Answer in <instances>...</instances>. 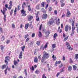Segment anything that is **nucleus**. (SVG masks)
<instances>
[{"instance_id":"47","label":"nucleus","mask_w":78,"mask_h":78,"mask_svg":"<svg viewBox=\"0 0 78 78\" xmlns=\"http://www.w3.org/2000/svg\"><path fill=\"white\" fill-rule=\"evenodd\" d=\"M29 40H30V38H27V39L26 40V42H28V41Z\"/></svg>"},{"instance_id":"46","label":"nucleus","mask_w":78,"mask_h":78,"mask_svg":"<svg viewBox=\"0 0 78 78\" xmlns=\"http://www.w3.org/2000/svg\"><path fill=\"white\" fill-rule=\"evenodd\" d=\"M42 11L43 12H44V13H46V12H45V11H44V9H42Z\"/></svg>"},{"instance_id":"43","label":"nucleus","mask_w":78,"mask_h":78,"mask_svg":"<svg viewBox=\"0 0 78 78\" xmlns=\"http://www.w3.org/2000/svg\"><path fill=\"white\" fill-rule=\"evenodd\" d=\"M7 70H8V67L7 68L5 71H4L5 74H6V73H7Z\"/></svg>"},{"instance_id":"21","label":"nucleus","mask_w":78,"mask_h":78,"mask_svg":"<svg viewBox=\"0 0 78 78\" xmlns=\"http://www.w3.org/2000/svg\"><path fill=\"white\" fill-rule=\"evenodd\" d=\"M68 70L69 71H71L72 70V67L71 66H69L68 68Z\"/></svg>"},{"instance_id":"64","label":"nucleus","mask_w":78,"mask_h":78,"mask_svg":"<svg viewBox=\"0 0 78 78\" xmlns=\"http://www.w3.org/2000/svg\"><path fill=\"white\" fill-rule=\"evenodd\" d=\"M62 60L63 61H64V60H65V57H64V56H63Z\"/></svg>"},{"instance_id":"15","label":"nucleus","mask_w":78,"mask_h":78,"mask_svg":"<svg viewBox=\"0 0 78 78\" xmlns=\"http://www.w3.org/2000/svg\"><path fill=\"white\" fill-rule=\"evenodd\" d=\"M28 7V10L29 11H31V7H30V5H27Z\"/></svg>"},{"instance_id":"41","label":"nucleus","mask_w":78,"mask_h":78,"mask_svg":"<svg viewBox=\"0 0 78 78\" xmlns=\"http://www.w3.org/2000/svg\"><path fill=\"white\" fill-rule=\"evenodd\" d=\"M0 47L1 48V50H3V48H4V47H3V46L2 45H1Z\"/></svg>"},{"instance_id":"26","label":"nucleus","mask_w":78,"mask_h":78,"mask_svg":"<svg viewBox=\"0 0 78 78\" xmlns=\"http://www.w3.org/2000/svg\"><path fill=\"white\" fill-rule=\"evenodd\" d=\"M58 36V35H57V34L56 33H55V34H54L53 37H54V38H56V37H57Z\"/></svg>"},{"instance_id":"30","label":"nucleus","mask_w":78,"mask_h":78,"mask_svg":"<svg viewBox=\"0 0 78 78\" xmlns=\"http://www.w3.org/2000/svg\"><path fill=\"white\" fill-rule=\"evenodd\" d=\"M75 59H78V54H76V56L75 57Z\"/></svg>"},{"instance_id":"2","label":"nucleus","mask_w":78,"mask_h":78,"mask_svg":"<svg viewBox=\"0 0 78 78\" xmlns=\"http://www.w3.org/2000/svg\"><path fill=\"white\" fill-rule=\"evenodd\" d=\"M51 20H52V21H49L48 22L47 25L48 26H50L53 23H54V21H55V20L53 18L51 19Z\"/></svg>"},{"instance_id":"36","label":"nucleus","mask_w":78,"mask_h":78,"mask_svg":"<svg viewBox=\"0 0 78 78\" xmlns=\"http://www.w3.org/2000/svg\"><path fill=\"white\" fill-rule=\"evenodd\" d=\"M40 48L41 49H43V50H44V45H42V46H41Z\"/></svg>"},{"instance_id":"62","label":"nucleus","mask_w":78,"mask_h":78,"mask_svg":"<svg viewBox=\"0 0 78 78\" xmlns=\"http://www.w3.org/2000/svg\"><path fill=\"white\" fill-rule=\"evenodd\" d=\"M67 38H66V37H65L64 39V41H66V40H67Z\"/></svg>"},{"instance_id":"56","label":"nucleus","mask_w":78,"mask_h":78,"mask_svg":"<svg viewBox=\"0 0 78 78\" xmlns=\"http://www.w3.org/2000/svg\"><path fill=\"white\" fill-rule=\"evenodd\" d=\"M70 62L71 63H73V61H72V60L71 58H70Z\"/></svg>"},{"instance_id":"4","label":"nucleus","mask_w":78,"mask_h":78,"mask_svg":"<svg viewBox=\"0 0 78 78\" xmlns=\"http://www.w3.org/2000/svg\"><path fill=\"white\" fill-rule=\"evenodd\" d=\"M48 16L47 14H43L42 18V19H46L47 18Z\"/></svg>"},{"instance_id":"59","label":"nucleus","mask_w":78,"mask_h":78,"mask_svg":"<svg viewBox=\"0 0 78 78\" xmlns=\"http://www.w3.org/2000/svg\"><path fill=\"white\" fill-rule=\"evenodd\" d=\"M63 37H66V34H64V33H63Z\"/></svg>"},{"instance_id":"28","label":"nucleus","mask_w":78,"mask_h":78,"mask_svg":"<svg viewBox=\"0 0 78 78\" xmlns=\"http://www.w3.org/2000/svg\"><path fill=\"white\" fill-rule=\"evenodd\" d=\"M64 5H65V3H62L61 4V7H64Z\"/></svg>"},{"instance_id":"23","label":"nucleus","mask_w":78,"mask_h":78,"mask_svg":"<svg viewBox=\"0 0 78 78\" xmlns=\"http://www.w3.org/2000/svg\"><path fill=\"white\" fill-rule=\"evenodd\" d=\"M52 47L53 49L55 48L56 47V45L55 44H53L52 46Z\"/></svg>"},{"instance_id":"12","label":"nucleus","mask_w":78,"mask_h":78,"mask_svg":"<svg viewBox=\"0 0 78 78\" xmlns=\"http://www.w3.org/2000/svg\"><path fill=\"white\" fill-rule=\"evenodd\" d=\"M34 62H35L37 63L38 62V60L37 57H35L34 59Z\"/></svg>"},{"instance_id":"19","label":"nucleus","mask_w":78,"mask_h":78,"mask_svg":"<svg viewBox=\"0 0 78 78\" xmlns=\"http://www.w3.org/2000/svg\"><path fill=\"white\" fill-rule=\"evenodd\" d=\"M33 44H34V42H33V41H32L30 42V43H29V46H30V47H31V45H33Z\"/></svg>"},{"instance_id":"31","label":"nucleus","mask_w":78,"mask_h":78,"mask_svg":"<svg viewBox=\"0 0 78 78\" xmlns=\"http://www.w3.org/2000/svg\"><path fill=\"white\" fill-rule=\"evenodd\" d=\"M35 73H37V74H39V71L38 70H36Z\"/></svg>"},{"instance_id":"10","label":"nucleus","mask_w":78,"mask_h":78,"mask_svg":"<svg viewBox=\"0 0 78 78\" xmlns=\"http://www.w3.org/2000/svg\"><path fill=\"white\" fill-rule=\"evenodd\" d=\"M22 54H23V52L21 51L19 55V57L20 59H22Z\"/></svg>"},{"instance_id":"25","label":"nucleus","mask_w":78,"mask_h":78,"mask_svg":"<svg viewBox=\"0 0 78 78\" xmlns=\"http://www.w3.org/2000/svg\"><path fill=\"white\" fill-rule=\"evenodd\" d=\"M59 20H60L59 19H58V23H57V24L58 26L59 25V24H60V22H59Z\"/></svg>"},{"instance_id":"1","label":"nucleus","mask_w":78,"mask_h":78,"mask_svg":"<svg viewBox=\"0 0 78 78\" xmlns=\"http://www.w3.org/2000/svg\"><path fill=\"white\" fill-rule=\"evenodd\" d=\"M44 55L43 56L42 59H41V62H43L44 60H45L46 58H48L49 57V54H48V53H46L45 51H44L43 52Z\"/></svg>"},{"instance_id":"14","label":"nucleus","mask_w":78,"mask_h":78,"mask_svg":"<svg viewBox=\"0 0 78 78\" xmlns=\"http://www.w3.org/2000/svg\"><path fill=\"white\" fill-rule=\"evenodd\" d=\"M67 48L68 49H69V50H72V48H71V46L70 45H68L67 46Z\"/></svg>"},{"instance_id":"57","label":"nucleus","mask_w":78,"mask_h":78,"mask_svg":"<svg viewBox=\"0 0 78 78\" xmlns=\"http://www.w3.org/2000/svg\"><path fill=\"white\" fill-rule=\"evenodd\" d=\"M5 7H6L7 8H8V4H6L5 5Z\"/></svg>"},{"instance_id":"38","label":"nucleus","mask_w":78,"mask_h":78,"mask_svg":"<svg viewBox=\"0 0 78 78\" xmlns=\"http://www.w3.org/2000/svg\"><path fill=\"white\" fill-rule=\"evenodd\" d=\"M39 5H38L36 6V9H39Z\"/></svg>"},{"instance_id":"27","label":"nucleus","mask_w":78,"mask_h":78,"mask_svg":"<svg viewBox=\"0 0 78 78\" xmlns=\"http://www.w3.org/2000/svg\"><path fill=\"white\" fill-rule=\"evenodd\" d=\"M45 34L47 35H49L50 34V31H47L45 32Z\"/></svg>"},{"instance_id":"22","label":"nucleus","mask_w":78,"mask_h":78,"mask_svg":"<svg viewBox=\"0 0 78 78\" xmlns=\"http://www.w3.org/2000/svg\"><path fill=\"white\" fill-rule=\"evenodd\" d=\"M73 68L74 70H76V66L75 65H73Z\"/></svg>"},{"instance_id":"53","label":"nucleus","mask_w":78,"mask_h":78,"mask_svg":"<svg viewBox=\"0 0 78 78\" xmlns=\"http://www.w3.org/2000/svg\"><path fill=\"white\" fill-rule=\"evenodd\" d=\"M13 13V10L12 9L11 10V12H10V14L11 15H12V14Z\"/></svg>"},{"instance_id":"52","label":"nucleus","mask_w":78,"mask_h":78,"mask_svg":"<svg viewBox=\"0 0 78 78\" xmlns=\"http://www.w3.org/2000/svg\"><path fill=\"white\" fill-rule=\"evenodd\" d=\"M54 12L55 14V15H56V14H57V11H56V10H55L54 11Z\"/></svg>"},{"instance_id":"44","label":"nucleus","mask_w":78,"mask_h":78,"mask_svg":"<svg viewBox=\"0 0 78 78\" xmlns=\"http://www.w3.org/2000/svg\"><path fill=\"white\" fill-rule=\"evenodd\" d=\"M42 24H41L40 25L39 28V30H41V29H42Z\"/></svg>"},{"instance_id":"6","label":"nucleus","mask_w":78,"mask_h":78,"mask_svg":"<svg viewBox=\"0 0 78 78\" xmlns=\"http://www.w3.org/2000/svg\"><path fill=\"white\" fill-rule=\"evenodd\" d=\"M39 12H37L36 13V20L37 21H39V18L38 17V14H39Z\"/></svg>"},{"instance_id":"33","label":"nucleus","mask_w":78,"mask_h":78,"mask_svg":"<svg viewBox=\"0 0 78 78\" xmlns=\"http://www.w3.org/2000/svg\"><path fill=\"white\" fill-rule=\"evenodd\" d=\"M14 65L16 66L17 64V61H14Z\"/></svg>"},{"instance_id":"11","label":"nucleus","mask_w":78,"mask_h":78,"mask_svg":"<svg viewBox=\"0 0 78 78\" xmlns=\"http://www.w3.org/2000/svg\"><path fill=\"white\" fill-rule=\"evenodd\" d=\"M26 3H25V2H23L22 7V8L23 9H24V8H25V6H26Z\"/></svg>"},{"instance_id":"61","label":"nucleus","mask_w":78,"mask_h":78,"mask_svg":"<svg viewBox=\"0 0 78 78\" xmlns=\"http://www.w3.org/2000/svg\"><path fill=\"white\" fill-rule=\"evenodd\" d=\"M18 9L19 10H20V6L19 5H18Z\"/></svg>"},{"instance_id":"13","label":"nucleus","mask_w":78,"mask_h":78,"mask_svg":"<svg viewBox=\"0 0 78 78\" xmlns=\"http://www.w3.org/2000/svg\"><path fill=\"white\" fill-rule=\"evenodd\" d=\"M29 26V23L26 24L25 25V29H26V30H27V29H28V28Z\"/></svg>"},{"instance_id":"40","label":"nucleus","mask_w":78,"mask_h":78,"mask_svg":"<svg viewBox=\"0 0 78 78\" xmlns=\"http://www.w3.org/2000/svg\"><path fill=\"white\" fill-rule=\"evenodd\" d=\"M12 1H10L9 2V6H12Z\"/></svg>"},{"instance_id":"29","label":"nucleus","mask_w":78,"mask_h":78,"mask_svg":"<svg viewBox=\"0 0 78 78\" xmlns=\"http://www.w3.org/2000/svg\"><path fill=\"white\" fill-rule=\"evenodd\" d=\"M28 36H29V35L28 34H27L25 36L24 38L25 39H26L28 37Z\"/></svg>"},{"instance_id":"39","label":"nucleus","mask_w":78,"mask_h":78,"mask_svg":"<svg viewBox=\"0 0 78 78\" xmlns=\"http://www.w3.org/2000/svg\"><path fill=\"white\" fill-rule=\"evenodd\" d=\"M47 45H48V43H46L44 47V48H47Z\"/></svg>"},{"instance_id":"60","label":"nucleus","mask_w":78,"mask_h":78,"mask_svg":"<svg viewBox=\"0 0 78 78\" xmlns=\"http://www.w3.org/2000/svg\"><path fill=\"white\" fill-rule=\"evenodd\" d=\"M64 69H62L61 71V72H64Z\"/></svg>"},{"instance_id":"3","label":"nucleus","mask_w":78,"mask_h":78,"mask_svg":"<svg viewBox=\"0 0 78 78\" xmlns=\"http://www.w3.org/2000/svg\"><path fill=\"white\" fill-rule=\"evenodd\" d=\"M65 31L67 32L68 30L70 31L71 30V26H70L66 25L65 27Z\"/></svg>"},{"instance_id":"35","label":"nucleus","mask_w":78,"mask_h":78,"mask_svg":"<svg viewBox=\"0 0 78 78\" xmlns=\"http://www.w3.org/2000/svg\"><path fill=\"white\" fill-rule=\"evenodd\" d=\"M16 12H17V8H16L14 10V14H16Z\"/></svg>"},{"instance_id":"55","label":"nucleus","mask_w":78,"mask_h":78,"mask_svg":"<svg viewBox=\"0 0 78 78\" xmlns=\"http://www.w3.org/2000/svg\"><path fill=\"white\" fill-rule=\"evenodd\" d=\"M75 24V23L74 22H73L72 24V27H74V25Z\"/></svg>"},{"instance_id":"17","label":"nucleus","mask_w":78,"mask_h":78,"mask_svg":"<svg viewBox=\"0 0 78 78\" xmlns=\"http://www.w3.org/2000/svg\"><path fill=\"white\" fill-rule=\"evenodd\" d=\"M22 50L23 51H24V49H25V46H23L21 47Z\"/></svg>"},{"instance_id":"37","label":"nucleus","mask_w":78,"mask_h":78,"mask_svg":"<svg viewBox=\"0 0 78 78\" xmlns=\"http://www.w3.org/2000/svg\"><path fill=\"white\" fill-rule=\"evenodd\" d=\"M75 27H72V31H75Z\"/></svg>"},{"instance_id":"58","label":"nucleus","mask_w":78,"mask_h":78,"mask_svg":"<svg viewBox=\"0 0 78 78\" xmlns=\"http://www.w3.org/2000/svg\"><path fill=\"white\" fill-rule=\"evenodd\" d=\"M23 27V25L22 24H21L20 25V28H22Z\"/></svg>"},{"instance_id":"18","label":"nucleus","mask_w":78,"mask_h":78,"mask_svg":"<svg viewBox=\"0 0 78 78\" xmlns=\"http://www.w3.org/2000/svg\"><path fill=\"white\" fill-rule=\"evenodd\" d=\"M6 65H4L2 66V69H5V68H6Z\"/></svg>"},{"instance_id":"50","label":"nucleus","mask_w":78,"mask_h":78,"mask_svg":"<svg viewBox=\"0 0 78 78\" xmlns=\"http://www.w3.org/2000/svg\"><path fill=\"white\" fill-rule=\"evenodd\" d=\"M63 66V65H62V64L61 63V65H60L59 66V68H61V67H62Z\"/></svg>"},{"instance_id":"16","label":"nucleus","mask_w":78,"mask_h":78,"mask_svg":"<svg viewBox=\"0 0 78 78\" xmlns=\"http://www.w3.org/2000/svg\"><path fill=\"white\" fill-rule=\"evenodd\" d=\"M38 36L40 37H42V33H41V32L39 31Z\"/></svg>"},{"instance_id":"9","label":"nucleus","mask_w":78,"mask_h":78,"mask_svg":"<svg viewBox=\"0 0 78 78\" xmlns=\"http://www.w3.org/2000/svg\"><path fill=\"white\" fill-rule=\"evenodd\" d=\"M33 17L32 16H28V21L31 20L32 19H33Z\"/></svg>"},{"instance_id":"42","label":"nucleus","mask_w":78,"mask_h":78,"mask_svg":"<svg viewBox=\"0 0 78 78\" xmlns=\"http://www.w3.org/2000/svg\"><path fill=\"white\" fill-rule=\"evenodd\" d=\"M45 3H44V2H42L41 3V5H42V6L43 7H44V4Z\"/></svg>"},{"instance_id":"34","label":"nucleus","mask_w":78,"mask_h":78,"mask_svg":"<svg viewBox=\"0 0 78 78\" xmlns=\"http://www.w3.org/2000/svg\"><path fill=\"white\" fill-rule=\"evenodd\" d=\"M12 28L13 29L15 28V25L14 24V23H12Z\"/></svg>"},{"instance_id":"45","label":"nucleus","mask_w":78,"mask_h":78,"mask_svg":"<svg viewBox=\"0 0 78 78\" xmlns=\"http://www.w3.org/2000/svg\"><path fill=\"white\" fill-rule=\"evenodd\" d=\"M42 78H47V77L45 76V74H44L42 76Z\"/></svg>"},{"instance_id":"24","label":"nucleus","mask_w":78,"mask_h":78,"mask_svg":"<svg viewBox=\"0 0 78 78\" xmlns=\"http://www.w3.org/2000/svg\"><path fill=\"white\" fill-rule=\"evenodd\" d=\"M52 58L54 60H56V57H55L54 55L52 56Z\"/></svg>"},{"instance_id":"63","label":"nucleus","mask_w":78,"mask_h":78,"mask_svg":"<svg viewBox=\"0 0 78 78\" xmlns=\"http://www.w3.org/2000/svg\"><path fill=\"white\" fill-rule=\"evenodd\" d=\"M5 11H4V10H3L2 11V13L3 15L5 14Z\"/></svg>"},{"instance_id":"54","label":"nucleus","mask_w":78,"mask_h":78,"mask_svg":"<svg viewBox=\"0 0 78 78\" xmlns=\"http://www.w3.org/2000/svg\"><path fill=\"white\" fill-rule=\"evenodd\" d=\"M11 6H11L10 5H9V7H8V9H9V10H10V9H11Z\"/></svg>"},{"instance_id":"32","label":"nucleus","mask_w":78,"mask_h":78,"mask_svg":"<svg viewBox=\"0 0 78 78\" xmlns=\"http://www.w3.org/2000/svg\"><path fill=\"white\" fill-rule=\"evenodd\" d=\"M36 44L37 45H40V41H37V42L36 43Z\"/></svg>"},{"instance_id":"8","label":"nucleus","mask_w":78,"mask_h":78,"mask_svg":"<svg viewBox=\"0 0 78 78\" xmlns=\"http://www.w3.org/2000/svg\"><path fill=\"white\" fill-rule=\"evenodd\" d=\"M70 11L69 10V9H67V17H70Z\"/></svg>"},{"instance_id":"20","label":"nucleus","mask_w":78,"mask_h":78,"mask_svg":"<svg viewBox=\"0 0 78 78\" xmlns=\"http://www.w3.org/2000/svg\"><path fill=\"white\" fill-rule=\"evenodd\" d=\"M5 37H4V36H2L1 38L2 41H4V40H5Z\"/></svg>"},{"instance_id":"51","label":"nucleus","mask_w":78,"mask_h":78,"mask_svg":"<svg viewBox=\"0 0 78 78\" xmlns=\"http://www.w3.org/2000/svg\"><path fill=\"white\" fill-rule=\"evenodd\" d=\"M34 36H35V34H34V33L32 35V37H34Z\"/></svg>"},{"instance_id":"5","label":"nucleus","mask_w":78,"mask_h":78,"mask_svg":"<svg viewBox=\"0 0 78 78\" xmlns=\"http://www.w3.org/2000/svg\"><path fill=\"white\" fill-rule=\"evenodd\" d=\"M26 11H25L24 9H23L21 11V14H23V16H26Z\"/></svg>"},{"instance_id":"48","label":"nucleus","mask_w":78,"mask_h":78,"mask_svg":"<svg viewBox=\"0 0 78 78\" xmlns=\"http://www.w3.org/2000/svg\"><path fill=\"white\" fill-rule=\"evenodd\" d=\"M9 42H10V40H7L6 42L7 44H9Z\"/></svg>"},{"instance_id":"7","label":"nucleus","mask_w":78,"mask_h":78,"mask_svg":"<svg viewBox=\"0 0 78 78\" xmlns=\"http://www.w3.org/2000/svg\"><path fill=\"white\" fill-rule=\"evenodd\" d=\"M9 59H8V56L6 57L5 58V62L6 63V65H8V62L7 61H8Z\"/></svg>"},{"instance_id":"49","label":"nucleus","mask_w":78,"mask_h":78,"mask_svg":"<svg viewBox=\"0 0 78 78\" xmlns=\"http://www.w3.org/2000/svg\"><path fill=\"white\" fill-rule=\"evenodd\" d=\"M3 11H7V9H6L5 8H4Z\"/></svg>"}]
</instances>
